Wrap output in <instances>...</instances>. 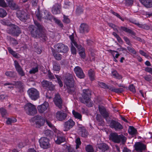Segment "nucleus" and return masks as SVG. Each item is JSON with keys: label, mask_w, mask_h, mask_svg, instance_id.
Here are the masks:
<instances>
[{"label": "nucleus", "mask_w": 152, "mask_h": 152, "mask_svg": "<svg viewBox=\"0 0 152 152\" xmlns=\"http://www.w3.org/2000/svg\"><path fill=\"white\" fill-rule=\"evenodd\" d=\"M34 23L37 28L34 25H30L28 28L32 37L37 38H44L46 37L45 32L43 31L44 27L37 21H34Z\"/></svg>", "instance_id": "nucleus-1"}, {"label": "nucleus", "mask_w": 152, "mask_h": 152, "mask_svg": "<svg viewBox=\"0 0 152 152\" xmlns=\"http://www.w3.org/2000/svg\"><path fill=\"white\" fill-rule=\"evenodd\" d=\"M7 32L14 37H17L21 32V29L17 25L11 24L6 30Z\"/></svg>", "instance_id": "nucleus-2"}, {"label": "nucleus", "mask_w": 152, "mask_h": 152, "mask_svg": "<svg viewBox=\"0 0 152 152\" xmlns=\"http://www.w3.org/2000/svg\"><path fill=\"white\" fill-rule=\"evenodd\" d=\"M110 139L114 142L119 143L121 141L122 143L125 142L126 140L125 137L123 135H118L116 133H112L110 135Z\"/></svg>", "instance_id": "nucleus-3"}, {"label": "nucleus", "mask_w": 152, "mask_h": 152, "mask_svg": "<svg viewBox=\"0 0 152 152\" xmlns=\"http://www.w3.org/2000/svg\"><path fill=\"white\" fill-rule=\"evenodd\" d=\"M108 24L110 27L113 28L114 30L116 31L117 33H119L118 29H119L121 31H124L133 35H134L135 34V33L133 31L127 27L124 26H121L120 27H119L112 23H108Z\"/></svg>", "instance_id": "nucleus-4"}, {"label": "nucleus", "mask_w": 152, "mask_h": 152, "mask_svg": "<svg viewBox=\"0 0 152 152\" xmlns=\"http://www.w3.org/2000/svg\"><path fill=\"white\" fill-rule=\"evenodd\" d=\"M91 91L89 89H83L82 94V97L80 98V101L83 103L88 104L90 101L89 96L91 95Z\"/></svg>", "instance_id": "nucleus-5"}, {"label": "nucleus", "mask_w": 152, "mask_h": 152, "mask_svg": "<svg viewBox=\"0 0 152 152\" xmlns=\"http://www.w3.org/2000/svg\"><path fill=\"white\" fill-rule=\"evenodd\" d=\"M24 108L26 113L28 115H33L37 113L35 106L31 103L26 104L24 106Z\"/></svg>", "instance_id": "nucleus-6"}, {"label": "nucleus", "mask_w": 152, "mask_h": 152, "mask_svg": "<svg viewBox=\"0 0 152 152\" xmlns=\"http://www.w3.org/2000/svg\"><path fill=\"white\" fill-rule=\"evenodd\" d=\"M36 16L39 20H41L42 18L51 20L53 18V17L49 12L46 10L42 12L41 13L38 12Z\"/></svg>", "instance_id": "nucleus-7"}, {"label": "nucleus", "mask_w": 152, "mask_h": 152, "mask_svg": "<svg viewBox=\"0 0 152 152\" xmlns=\"http://www.w3.org/2000/svg\"><path fill=\"white\" fill-rule=\"evenodd\" d=\"M30 121L35 124L36 126L39 128L43 125L45 122L43 118L40 115H36L32 118L30 120Z\"/></svg>", "instance_id": "nucleus-8"}, {"label": "nucleus", "mask_w": 152, "mask_h": 152, "mask_svg": "<svg viewBox=\"0 0 152 152\" xmlns=\"http://www.w3.org/2000/svg\"><path fill=\"white\" fill-rule=\"evenodd\" d=\"M18 18L21 21L25 22L29 18V15L24 10H19L16 12Z\"/></svg>", "instance_id": "nucleus-9"}, {"label": "nucleus", "mask_w": 152, "mask_h": 152, "mask_svg": "<svg viewBox=\"0 0 152 152\" xmlns=\"http://www.w3.org/2000/svg\"><path fill=\"white\" fill-rule=\"evenodd\" d=\"M28 92L29 97L32 100H36L39 97V92L34 88L29 89L28 91Z\"/></svg>", "instance_id": "nucleus-10"}, {"label": "nucleus", "mask_w": 152, "mask_h": 152, "mask_svg": "<svg viewBox=\"0 0 152 152\" xmlns=\"http://www.w3.org/2000/svg\"><path fill=\"white\" fill-rule=\"evenodd\" d=\"M56 51L58 53H66L68 51V47L62 43H59L55 46Z\"/></svg>", "instance_id": "nucleus-11"}, {"label": "nucleus", "mask_w": 152, "mask_h": 152, "mask_svg": "<svg viewBox=\"0 0 152 152\" xmlns=\"http://www.w3.org/2000/svg\"><path fill=\"white\" fill-rule=\"evenodd\" d=\"M64 82L67 87L74 86V82L72 75L69 73L65 74Z\"/></svg>", "instance_id": "nucleus-12"}, {"label": "nucleus", "mask_w": 152, "mask_h": 152, "mask_svg": "<svg viewBox=\"0 0 152 152\" xmlns=\"http://www.w3.org/2000/svg\"><path fill=\"white\" fill-rule=\"evenodd\" d=\"M39 142L40 147L43 149H47L50 147L49 139L46 137H41L39 140Z\"/></svg>", "instance_id": "nucleus-13"}, {"label": "nucleus", "mask_w": 152, "mask_h": 152, "mask_svg": "<svg viewBox=\"0 0 152 152\" xmlns=\"http://www.w3.org/2000/svg\"><path fill=\"white\" fill-rule=\"evenodd\" d=\"M53 101L56 106L59 108L61 109L62 108L63 100L59 94H57L55 95Z\"/></svg>", "instance_id": "nucleus-14"}, {"label": "nucleus", "mask_w": 152, "mask_h": 152, "mask_svg": "<svg viewBox=\"0 0 152 152\" xmlns=\"http://www.w3.org/2000/svg\"><path fill=\"white\" fill-rule=\"evenodd\" d=\"M110 126L111 128L114 129L115 131L120 130L123 128V126L120 123L114 120L111 121Z\"/></svg>", "instance_id": "nucleus-15"}, {"label": "nucleus", "mask_w": 152, "mask_h": 152, "mask_svg": "<svg viewBox=\"0 0 152 152\" xmlns=\"http://www.w3.org/2000/svg\"><path fill=\"white\" fill-rule=\"evenodd\" d=\"M75 124V122L72 119H69L64 123V130L65 131L69 130L74 126Z\"/></svg>", "instance_id": "nucleus-16"}, {"label": "nucleus", "mask_w": 152, "mask_h": 152, "mask_svg": "<svg viewBox=\"0 0 152 152\" xmlns=\"http://www.w3.org/2000/svg\"><path fill=\"white\" fill-rule=\"evenodd\" d=\"M75 73L77 77L80 79L84 78L85 77V75L82 69L79 66H76L74 69Z\"/></svg>", "instance_id": "nucleus-17"}, {"label": "nucleus", "mask_w": 152, "mask_h": 152, "mask_svg": "<svg viewBox=\"0 0 152 152\" xmlns=\"http://www.w3.org/2000/svg\"><path fill=\"white\" fill-rule=\"evenodd\" d=\"M41 83L42 87L44 88L48 89L51 91H53L55 89V86L51 82L44 80Z\"/></svg>", "instance_id": "nucleus-18"}, {"label": "nucleus", "mask_w": 152, "mask_h": 152, "mask_svg": "<svg viewBox=\"0 0 152 152\" xmlns=\"http://www.w3.org/2000/svg\"><path fill=\"white\" fill-rule=\"evenodd\" d=\"M99 109L101 114L104 118L106 119L109 116V112L103 106H99Z\"/></svg>", "instance_id": "nucleus-19"}, {"label": "nucleus", "mask_w": 152, "mask_h": 152, "mask_svg": "<svg viewBox=\"0 0 152 152\" xmlns=\"http://www.w3.org/2000/svg\"><path fill=\"white\" fill-rule=\"evenodd\" d=\"M67 117L66 113L61 111H58L56 114V117L59 121H62L65 120Z\"/></svg>", "instance_id": "nucleus-20"}, {"label": "nucleus", "mask_w": 152, "mask_h": 152, "mask_svg": "<svg viewBox=\"0 0 152 152\" xmlns=\"http://www.w3.org/2000/svg\"><path fill=\"white\" fill-rule=\"evenodd\" d=\"M135 150L136 151H138L142 152L143 150L146 149V145L141 142H138L136 143L134 145Z\"/></svg>", "instance_id": "nucleus-21"}, {"label": "nucleus", "mask_w": 152, "mask_h": 152, "mask_svg": "<svg viewBox=\"0 0 152 152\" xmlns=\"http://www.w3.org/2000/svg\"><path fill=\"white\" fill-rule=\"evenodd\" d=\"M61 10V6L58 4H56L52 8V12L53 14L56 15L60 13Z\"/></svg>", "instance_id": "nucleus-22"}, {"label": "nucleus", "mask_w": 152, "mask_h": 152, "mask_svg": "<svg viewBox=\"0 0 152 152\" xmlns=\"http://www.w3.org/2000/svg\"><path fill=\"white\" fill-rule=\"evenodd\" d=\"M97 147L102 152H105L109 149L108 145L104 143H100L97 144Z\"/></svg>", "instance_id": "nucleus-23"}, {"label": "nucleus", "mask_w": 152, "mask_h": 152, "mask_svg": "<svg viewBox=\"0 0 152 152\" xmlns=\"http://www.w3.org/2000/svg\"><path fill=\"white\" fill-rule=\"evenodd\" d=\"M80 33L82 34H85L88 33L89 31L88 26L84 23H82L79 28Z\"/></svg>", "instance_id": "nucleus-24"}, {"label": "nucleus", "mask_w": 152, "mask_h": 152, "mask_svg": "<svg viewBox=\"0 0 152 152\" xmlns=\"http://www.w3.org/2000/svg\"><path fill=\"white\" fill-rule=\"evenodd\" d=\"M9 7L12 10H16L19 8L18 5L14 2L13 0H6Z\"/></svg>", "instance_id": "nucleus-25"}, {"label": "nucleus", "mask_w": 152, "mask_h": 152, "mask_svg": "<svg viewBox=\"0 0 152 152\" xmlns=\"http://www.w3.org/2000/svg\"><path fill=\"white\" fill-rule=\"evenodd\" d=\"M48 105L47 102H45L42 105L38 106L37 109L39 112L41 113H43L47 110Z\"/></svg>", "instance_id": "nucleus-26"}, {"label": "nucleus", "mask_w": 152, "mask_h": 152, "mask_svg": "<svg viewBox=\"0 0 152 152\" xmlns=\"http://www.w3.org/2000/svg\"><path fill=\"white\" fill-rule=\"evenodd\" d=\"M145 7L148 8L152 7V0H139Z\"/></svg>", "instance_id": "nucleus-27"}, {"label": "nucleus", "mask_w": 152, "mask_h": 152, "mask_svg": "<svg viewBox=\"0 0 152 152\" xmlns=\"http://www.w3.org/2000/svg\"><path fill=\"white\" fill-rule=\"evenodd\" d=\"M78 130L80 131L81 136L83 137H86L87 136V132L85 127L81 125H79L78 127Z\"/></svg>", "instance_id": "nucleus-28"}, {"label": "nucleus", "mask_w": 152, "mask_h": 152, "mask_svg": "<svg viewBox=\"0 0 152 152\" xmlns=\"http://www.w3.org/2000/svg\"><path fill=\"white\" fill-rule=\"evenodd\" d=\"M13 86H15L16 88H18L20 90V91H22V89L23 88L24 84L21 81H13Z\"/></svg>", "instance_id": "nucleus-29"}, {"label": "nucleus", "mask_w": 152, "mask_h": 152, "mask_svg": "<svg viewBox=\"0 0 152 152\" xmlns=\"http://www.w3.org/2000/svg\"><path fill=\"white\" fill-rule=\"evenodd\" d=\"M88 75L91 80L92 81L94 80L95 72L94 69H90L88 71Z\"/></svg>", "instance_id": "nucleus-30"}, {"label": "nucleus", "mask_w": 152, "mask_h": 152, "mask_svg": "<svg viewBox=\"0 0 152 152\" xmlns=\"http://www.w3.org/2000/svg\"><path fill=\"white\" fill-rule=\"evenodd\" d=\"M5 75L11 78H16L17 77L16 73L14 71H8L5 72Z\"/></svg>", "instance_id": "nucleus-31"}, {"label": "nucleus", "mask_w": 152, "mask_h": 152, "mask_svg": "<svg viewBox=\"0 0 152 152\" xmlns=\"http://www.w3.org/2000/svg\"><path fill=\"white\" fill-rule=\"evenodd\" d=\"M70 39L71 44L72 45V44H73V45L77 48L79 52L82 51L83 49H85L81 45H77V42H75V39Z\"/></svg>", "instance_id": "nucleus-32"}, {"label": "nucleus", "mask_w": 152, "mask_h": 152, "mask_svg": "<svg viewBox=\"0 0 152 152\" xmlns=\"http://www.w3.org/2000/svg\"><path fill=\"white\" fill-rule=\"evenodd\" d=\"M55 140L56 144H60L65 141V138L64 137L58 136L55 139Z\"/></svg>", "instance_id": "nucleus-33"}, {"label": "nucleus", "mask_w": 152, "mask_h": 152, "mask_svg": "<svg viewBox=\"0 0 152 152\" xmlns=\"http://www.w3.org/2000/svg\"><path fill=\"white\" fill-rule=\"evenodd\" d=\"M28 1V0H20V2L22 3L23 8L26 9V11H28L29 9L30 3V2H27L26 4H25L24 3L27 2Z\"/></svg>", "instance_id": "nucleus-34"}, {"label": "nucleus", "mask_w": 152, "mask_h": 152, "mask_svg": "<svg viewBox=\"0 0 152 152\" xmlns=\"http://www.w3.org/2000/svg\"><path fill=\"white\" fill-rule=\"evenodd\" d=\"M53 68L54 71L59 72L60 70L61 66L58 62H55L53 64Z\"/></svg>", "instance_id": "nucleus-35"}, {"label": "nucleus", "mask_w": 152, "mask_h": 152, "mask_svg": "<svg viewBox=\"0 0 152 152\" xmlns=\"http://www.w3.org/2000/svg\"><path fill=\"white\" fill-rule=\"evenodd\" d=\"M110 90L112 91L118 93H121L124 91V89L123 88H115L114 87L112 86H110Z\"/></svg>", "instance_id": "nucleus-36"}, {"label": "nucleus", "mask_w": 152, "mask_h": 152, "mask_svg": "<svg viewBox=\"0 0 152 152\" xmlns=\"http://www.w3.org/2000/svg\"><path fill=\"white\" fill-rule=\"evenodd\" d=\"M128 132L131 135H134L136 133L137 130L133 126H130L128 130Z\"/></svg>", "instance_id": "nucleus-37"}, {"label": "nucleus", "mask_w": 152, "mask_h": 152, "mask_svg": "<svg viewBox=\"0 0 152 152\" xmlns=\"http://www.w3.org/2000/svg\"><path fill=\"white\" fill-rule=\"evenodd\" d=\"M15 69L19 75L21 76H23L25 75V73L20 66L16 68Z\"/></svg>", "instance_id": "nucleus-38"}, {"label": "nucleus", "mask_w": 152, "mask_h": 152, "mask_svg": "<svg viewBox=\"0 0 152 152\" xmlns=\"http://www.w3.org/2000/svg\"><path fill=\"white\" fill-rule=\"evenodd\" d=\"M15 69L19 75L21 76H23L25 75V73L20 66L16 68Z\"/></svg>", "instance_id": "nucleus-39"}, {"label": "nucleus", "mask_w": 152, "mask_h": 152, "mask_svg": "<svg viewBox=\"0 0 152 152\" xmlns=\"http://www.w3.org/2000/svg\"><path fill=\"white\" fill-rule=\"evenodd\" d=\"M72 113L73 115L75 118H77L80 120H81L82 116L80 113L76 112L74 110L72 111Z\"/></svg>", "instance_id": "nucleus-40"}, {"label": "nucleus", "mask_w": 152, "mask_h": 152, "mask_svg": "<svg viewBox=\"0 0 152 152\" xmlns=\"http://www.w3.org/2000/svg\"><path fill=\"white\" fill-rule=\"evenodd\" d=\"M53 55L55 58L58 61L61 60L62 58V55L59 53L53 52Z\"/></svg>", "instance_id": "nucleus-41"}, {"label": "nucleus", "mask_w": 152, "mask_h": 152, "mask_svg": "<svg viewBox=\"0 0 152 152\" xmlns=\"http://www.w3.org/2000/svg\"><path fill=\"white\" fill-rule=\"evenodd\" d=\"M135 24L141 28L148 29L149 28V26L146 24H140L139 23H135Z\"/></svg>", "instance_id": "nucleus-42"}, {"label": "nucleus", "mask_w": 152, "mask_h": 152, "mask_svg": "<svg viewBox=\"0 0 152 152\" xmlns=\"http://www.w3.org/2000/svg\"><path fill=\"white\" fill-rule=\"evenodd\" d=\"M67 88L68 93L70 94H73L75 93V89L74 86L68 87Z\"/></svg>", "instance_id": "nucleus-43"}, {"label": "nucleus", "mask_w": 152, "mask_h": 152, "mask_svg": "<svg viewBox=\"0 0 152 152\" xmlns=\"http://www.w3.org/2000/svg\"><path fill=\"white\" fill-rule=\"evenodd\" d=\"M44 133L46 136L50 137L52 136L53 134V132L49 129L45 130L44 132Z\"/></svg>", "instance_id": "nucleus-44"}, {"label": "nucleus", "mask_w": 152, "mask_h": 152, "mask_svg": "<svg viewBox=\"0 0 152 152\" xmlns=\"http://www.w3.org/2000/svg\"><path fill=\"white\" fill-rule=\"evenodd\" d=\"M52 20H53L55 23L60 27L62 28L63 27V24L58 19L53 17V18Z\"/></svg>", "instance_id": "nucleus-45"}, {"label": "nucleus", "mask_w": 152, "mask_h": 152, "mask_svg": "<svg viewBox=\"0 0 152 152\" xmlns=\"http://www.w3.org/2000/svg\"><path fill=\"white\" fill-rule=\"evenodd\" d=\"M98 85L100 87L103 88L104 89H108L110 90V86L109 87L103 82H98Z\"/></svg>", "instance_id": "nucleus-46"}, {"label": "nucleus", "mask_w": 152, "mask_h": 152, "mask_svg": "<svg viewBox=\"0 0 152 152\" xmlns=\"http://www.w3.org/2000/svg\"><path fill=\"white\" fill-rule=\"evenodd\" d=\"M55 77L57 80L58 83L60 87H62L63 86V83L61 80L62 79L61 76L58 75H55Z\"/></svg>", "instance_id": "nucleus-47"}, {"label": "nucleus", "mask_w": 152, "mask_h": 152, "mask_svg": "<svg viewBox=\"0 0 152 152\" xmlns=\"http://www.w3.org/2000/svg\"><path fill=\"white\" fill-rule=\"evenodd\" d=\"M83 10L82 7L77 6L76 10V12L77 15H79L83 12Z\"/></svg>", "instance_id": "nucleus-48"}, {"label": "nucleus", "mask_w": 152, "mask_h": 152, "mask_svg": "<svg viewBox=\"0 0 152 152\" xmlns=\"http://www.w3.org/2000/svg\"><path fill=\"white\" fill-rule=\"evenodd\" d=\"M38 71V67L37 66L35 67L32 68L29 71V73L31 74H34Z\"/></svg>", "instance_id": "nucleus-49"}, {"label": "nucleus", "mask_w": 152, "mask_h": 152, "mask_svg": "<svg viewBox=\"0 0 152 152\" xmlns=\"http://www.w3.org/2000/svg\"><path fill=\"white\" fill-rule=\"evenodd\" d=\"M7 14L5 10L2 8H0V17L4 18L6 16Z\"/></svg>", "instance_id": "nucleus-50"}, {"label": "nucleus", "mask_w": 152, "mask_h": 152, "mask_svg": "<svg viewBox=\"0 0 152 152\" xmlns=\"http://www.w3.org/2000/svg\"><path fill=\"white\" fill-rule=\"evenodd\" d=\"M16 121V119L14 118H9L6 121L7 124H10L12 123H14Z\"/></svg>", "instance_id": "nucleus-51"}, {"label": "nucleus", "mask_w": 152, "mask_h": 152, "mask_svg": "<svg viewBox=\"0 0 152 152\" xmlns=\"http://www.w3.org/2000/svg\"><path fill=\"white\" fill-rule=\"evenodd\" d=\"M86 149L87 152H94V149L91 145H87L86 147Z\"/></svg>", "instance_id": "nucleus-52"}, {"label": "nucleus", "mask_w": 152, "mask_h": 152, "mask_svg": "<svg viewBox=\"0 0 152 152\" xmlns=\"http://www.w3.org/2000/svg\"><path fill=\"white\" fill-rule=\"evenodd\" d=\"M0 113L3 117L6 115L7 114L6 110L3 108H1L0 109Z\"/></svg>", "instance_id": "nucleus-53"}, {"label": "nucleus", "mask_w": 152, "mask_h": 152, "mask_svg": "<svg viewBox=\"0 0 152 152\" xmlns=\"http://www.w3.org/2000/svg\"><path fill=\"white\" fill-rule=\"evenodd\" d=\"M1 23L3 25L10 26V25L11 23H9L8 21L7 20H5L4 19H3L0 20Z\"/></svg>", "instance_id": "nucleus-54"}, {"label": "nucleus", "mask_w": 152, "mask_h": 152, "mask_svg": "<svg viewBox=\"0 0 152 152\" xmlns=\"http://www.w3.org/2000/svg\"><path fill=\"white\" fill-rule=\"evenodd\" d=\"M47 75L48 77L50 80H52L55 79V77L53 73H51L50 70L48 71Z\"/></svg>", "instance_id": "nucleus-55"}, {"label": "nucleus", "mask_w": 152, "mask_h": 152, "mask_svg": "<svg viewBox=\"0 0 152 152\" xmlns=\"http://www.w3.org/2000/svg\"><path fill=\"white\" fill-rule=\"evenodd\" d=\"M82 51L79 52V54L80 56L83 59H85L86 57V54L85 51V49H83Z\"/></svg>", "instance_id": "nucleus-56"}, {"label": "nucleus", "mask_w": 152, "mask_h": 152, "mask_svg": "<svg viewBox=\"0 0 152 152\" xmlns=\"http://www.w3.org/2000/svg\"><path fill=\"white\" fill-rule=\"evenodd\" d=\"M75 142L76 144V148L77 149L79 148L80 145L81 144L80 138L79 137L77 138Z\"/></svg>", "instance_id": "nucleus-57"}, {"label": "nucleus", "mask_w": 152, "mask_h": 152, "mask_svg": "<svg viewBox=\"0 0 152 152\" xmlns=\"http://www.w3.org/2000/svg\"><path fill=\"white\" fill-rule=\"evenodd\" d=\"M96 119L98 122H100L102 124H103V121L102 118V117L100 115L97 114L96 115Z\"/></svg>", "instance_id": "nucleus-58"}, {"label": "nucleus", "mask_w": 152, "mask_h": 152, "mask_svg": "<svg viewBox=\"0 0 152 152\" xmlns=\"http://www.w3.org/2000/svg\"><path fill=\"white\" fill-rule=\"evenodd\" d=\"M127 48L129 51L132 53L134 54H136V51L133 48L130 47H127Z\"/></svg>", "instance_id": "nucleus-59"}, {"label": "nucleus", "mask_w": 152, "mask_h": 152, "mask_svg": "<svg viewBox=\"0 0 152 152\" xmlns=\"http://www.w3.org/2000/svg\"><path fill=\"white\" fill-rule=\"evenodd\" d=\"M111 12L114 15L117 17L118 18L121 19L122 21H124V18H122L120 15L119 14H118V13L115 12L113 11V10H111Z\"/></svg>", "instance_id": "nucleus-60"}, {"label": "nucleus", "mask_w": 152, "mask_h": 152, "mask_svg": "<svg viewBox=\"0 0 152 152\" xmlns=\"http://www.w3.org/2000/svg\"><path fill=\"white\" fill-rule=\"evenodd\" d=\"M129 90L132 92L134 93L136 92V89L133 84L130 85L129 87Z\"/></svg>", "instance_id": "nucleus-61"}, {"label": "nucleus", "mask_w": 152, "mask_h": 152, "mask_svg": "<svg viewBox=\"0 0 152 152\" xmlns=\"http://www.w3.org/2000/svg\"><path fill=\"white\" fill-rule=\"evenodd\" d=\"M125 4L127 6L132 5L133 4V0H125Z\"/></svg>", "instance_id": "nucleus-62"}, {"label": "nucleus", "mask_w": 152, "mask_h": 152, "mask_svg": "<svg viewBox=\"0 0 152 152\" xmlns=\"http://www.w3.org/2000/svg\"><path fill=\"white\" fill-rule=\"evenodd\" d=\"M72 45V46L71 48V50L72 53L73 55H76L77 53L76 49L73 46V44Z\"/></svg>", "instance_id": "nucleus-63"}, {"label": "nucleus", "mask_w": 152, "mask_h": 152, "mask_svg": "<svg viewBox=\"0 0 152 152\" xmlns=\"http://www.w3.org/2000/svg\"><path fill=\"white\" fill-rule=\"evenodd\" d=\"M10 42L13 45H15L18 44V41L15 39H10Z\"/></svg>", "instance_id": "nucleus-64"}]
</instances>
